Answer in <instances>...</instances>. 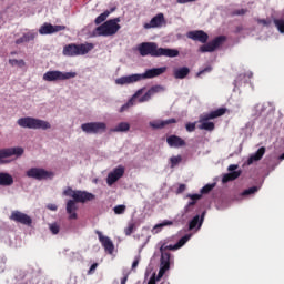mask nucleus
<instances>
[{"label": "nucleus", "instance_id": "72a5a7b5", "mask_svg": "<svg viewBox=\"0 0 284 284\" xmlns=\"http://www.w3.org/2000/svg\"><path fill=\"white\" fill-rule=\"evenodd\" d=\"M9 64L11 67H18L23 68L26 65V61L23 59L17 60V59H9Z\"/></svg>", "mask_w": 284, "mask_h": 284}, {"label": "nucleus", "instance_id": "9d476101", "mask_svg": "<svg viewBox=\"0 0 284 284\" xmlns=\"http://www.w3.org/2000/svg\"><path fill=\"white\" fill-rule=\"evenodd\" d=\"M27 178L36 181L52 180L54 179V172L48 171L43 168H31L27 170Z\"/></svg>", "mask_w": 284, "mask_h": 284}, {"label": "nucleus", "instance_id": "a878e982", "mask_svg": "<svg viewBox=\"0 0 284 284\" xmlns=\"http://www.w3.org/2000/svg\"><path fill=\"white\" fill-rule=\"evenodd\" d=\"M266 152L265 146H261L255 153H253L250 159L247 160V165H252L254 162H258L262 160Z\"/></svg>", "mask_w": 284, "mask_h": 284}, {"label": "nucleus", "instance_id": "9b49d317", "mask_svg": "<svg viewBox=\"0 0 284 284\" xmlns=\"http://www.w3.org/2000/svg\"><path fill=\"white\" fill-rule=\"evenodd\" d=\"M81 130L85 134H102L106 132L104 122H87L81 124Z\"/></svg>", "mask_w": 284, "mask_h": 284}, {"label": "nucleus", "instance_id": "49530a36", "mask_svg": "<svg viewBox=\"0 0 284 284\" xmlns=\"http://www.w3.org/2000/svg\"><path fill=\"white\" fill-rule=\"evenodd\" d=\"M6 262H8V258L4 255H0V270L1 273L6 271Z\"/></svg>", "mask_w": 284, "mask_h": 284}, {"label": "nucleus", "instance_id": "603ef678", "mask_svg": "<svg viewBox=\"0 0 284 284\" xmlns=\"http://www.w3.org/2000/svg\"><path fill=\"white\" fill-rule=\"evenodd\" d=\"M23 43H28V41L26 40V36H22V37H20L19 39L16 40L17 45H21Z\"/></svg>", "mask_w": 284, "mask_h": 284}, {"label": "nucleus", "instance_id": "5701e85b", "mask_svg": "<svg viewBox=\"0 0 284 284\" xmlns=\"http://www.w3.org/2000/svg\"><path fill=\"white\" fill-rule=\"evenodd\" d=\"M166 143L171 149H180L186 145V142L178 135L168 136Z\"/></svg>", "mask_w": 284, "mask_h": 284}, {"label": "nucleus", "instance_id": "20e7f679", "mask_svg": "<svg viewBox=\"0 0 284 284\" xmlns=\"http://www.w3.org/2000/svg\"><path fill=\"white\" fill-rule=\"evenodd\" d=\"M145 91V88H141L139 89L133 95L132 98L126 102L124 103L121 109H120V112L123 113L125 111H128L130 108L136 105V103H146L149 102L153 97L154 94L151 92V90L149 89L145 94H143V92ZM143 94V95H142ZM142 95V97H141Z\"/></svg>", "mask_w": 284, "mask_h": 284}, {"label": "nucleus", "instance_id": "09e8293b", "mask_svg": "<svg viewBox=\"0 0 284 284\" xmlns=\"http://www.w3.org/2000/svg\"><path fill=\"white\" fill-rule=\"evenodd\" d=\"M163 276L160 275V273L158 274V276H155V274H153L151 276V278L149 280L148 284H156V282H159Z\"/></svg>", "mask_w": 284, "mask_h": 284}, {"label": "nucleus", "instance_id": "f03ea898", "mask_svg": "<svg viewBox=\"0 0 284 284\" xmlns=\"http://www.w3.org/2000/svg\"><path fill=\"white\" fill-rule=\"evenodd\" d=\"M166 72V67L146 69L143 73H134L115 80L116 85H130L145 80H152Z\"/></svg>", "mask_w": 284, "mask_h": 284}, {"label": "nucleus", "instance_id": "412c9836", "mask_svg": "<svg viewBox=\"0 0 284 284\" xmlns=\"http://www.w3.org/2000/svg\"><path fill=\"white\" fill-rule=\"evenodd\" d=\"M94 200V195L87 191L77 190L75 194H73V202L75 203H85Z\"/></svg>", "mask_w": 284, "mask_h": 284}, {"label": "nucleus", "instance_id": "f704fd0d", "mask_svg": "<svg viewBox=\"0 0 284 284\" xmlns=\"http://www.w3.org/2000/svg\"><path fill=\"white\" fill-rule=\"evenodd\" d=\"M38 36H39V33L37 31L32 30V31L24 33V39L27 40V43H28V42L34 41V39H37Z\"/></svg>", "mask_w": 284, "mask_h": 284}, {"label": "nucleus", "instance_id": "e2e57ef3", "mask_svg": "<svg viewBox=\"0 0 284 284\" xmlns=\"http://www.w3.org/2000/svg\"><path fill=\"white\" fill-rule=\"evenodd\" d=\"M281 161H284V153L280 156Z\"/></svg>", "mask_w": 284, "mask_h": 284}, {"label": "nucleus", "instance_id": "4d7b16f0", "mask_svg": "<svg viewBox=\"0 0 284 284\" xmlns=\"http://www.w3.org/2000/svg\"><path fill=\"white\" fill-rule=\"evenodd\" d=\"M193 1H196V0H176V3H180L181 6H183L184 3H192Z\"/></svg>", "mask_w": 284, "mask_h": 284}, {"label": "nucleus", "instance_id": "58836bf2", "mask_svg": "<svg viewBox=\"0 0 284 284\" xmlns=\"http://www.w3.org/2000/svg\"><path fill=\"white\" fill-rule=\"evenodd\" d=\"M170 162H171V169H174L182 162V156L181 155L171 156Z\"/></svg>", "mask_w": 284, "mask_h": 284}, {"label": "nucleus", "instance_id": "2f4dec72", "mask_svg": "<svg viewBox=\"0 0 284 284\" xmlns=\"http://www.w3.org/2000/svg\"><path fill=\"white\" fill-rule=\"evenodd\" d=\"M161 266L165 268H170V253L161 252Z\"/></svg>", "mask_w": 284, "mask_h": 284}, {"label": "nucleus", "instance_id": "f257e3e1", "mask_svg": "<svg viewBox=\"0 0 284 284\" xmlns=\"http://www.w3.org/2000/svg\"><path fill=\"white\" fill-rule=\"evenodd\" d=\"M138 52L142 58H178L180 52L176 49L161 48L155 42H142L138 45Z\"/></svg>", "mask_w": 284, "mask_h": 284}, {"label": "nucleus", "instance_id": "4be33fe9", "mask_svg": "<svg viewBox=\"0 0 284 284\" xmlns=\"http://www.w3.org/2000/svg\"><path fill=\"white\" fill-rule=\"evenodd\" d=\"M175 123H176V119L172 118V119H168V120H154V121H151L149 123V125L153 130H162L165 126L171 125V124H175Z\"/></svg>", "mask_w": 284, "mask_h": 284}, {"label": "nucleus", "instance_id": "ddd939ff", "mask_svg": "<svg viewBox=\"0 0 284 284\" xmlns=\"http://www.w3.org/2000/svg\"><path fill=\"white\" fill-rule=\"evenodd\" d=\"M10 220L26 226H32V217L21 211H12Z\"/></svg>", "mask_w": 284, "mask_h": 284}, {"label": "nucleus", "instance_id": "39448f33", "mask_svg": "<svg viewBox=\"0 0 284 284\" xmlns=\"http://www.w3.org/2000/svg\"><path fill=\"white\" fill-rule=\"evenodd\" d=\"M226 112V109L224 108H221V109H217L215 111H212L210 113H203L200 115V120H199V123H201L199 125V129L200 130H204V131H209V132H212L214 131L215 129V125L213 122H210V120H214V119H217L220 116H223Z\"/></svg>", "mask_w": 284, "mask_h": 284}, {"label": "nucleus", "instance_id": "c756f323", "mask_svg": "<svg viewBox=\"0 0 284 284\" xmlns=\"http://www.w3.org/2000/svg\"><path fill=\"white\" fill-rule=\"evenodd\" d=\"M205 214H206V212L204 211L201 215V220H200V215H195L193 217V220L190 222L189 230L190 231L194 230L197 226V224H199V229H200L203 224Z\"/></svg>", "mask_w": 284, "mask_h": 284}, {"label": "nucleus", "instance_id": "0eeeda50", "mask_svg": "<svg viewBox=\"0 0 284 284\" xmlns=\"http://www.w3.org/2000/svg\"><path fill=\"white\" fill-rule=\"evenodd\" d=\"M120 18L111 19L99 26L95 31L98 37H112L121 29Z\"/></svg>", "mask_w": 284, "mask_h": 284}, {"label": "nucleus", "instance_id": "a211bd4d", "mask_svg": "<svg viewBox=\"0 0 284 284\" xmlns=\"http://www.w3.org/2000/svg\"><path fill=\"white\" fill-rule=\"evenodd\" d=\"M187 39L205 44L209 40V36L203 30L189 31L186 33Z\"/></svg>", "mask_w": 284, "mask_h": 284}, {"label": "nucleus", "instance_id": "c85d7f7f", "mask_svg": "<svg viewBox=\"0 0 284 284\" xmlns=\"http://www.w3.org/2000/svg\"><path fill=\"white\" fill-rule=\"evenodd\" d=\"M130 130V124L128 122H120L114 128L110 129L111 133H126Z\"/></svg>", "mask_w": 284, "mask_h": 284}, {"label": "nucleus", "instance_id": "f3484780", "mask_svg": "<svg viewBox=\"0 0 284 284\" xmlns=\"http://www.w3.org/2000/svg\"><path fill=\"white\" fill-rule=\"evenodd\" d=\"M65 29V26H52L50 23H44L39 29L40 36H51L54 33H59Z\"/></svg>", "mask_w": 284, "mask_h": 284}, {"label": "nucleus", "instance_id": "6e6d98bb", "mask_svg": "<svg viewBox=\"0 0 284 284\" xmlns=\"http://www.w3.org/2000/svg\"><path fill=\"white\" fill-rule=\"evenodd\" d=\"M140 262V255L135 256L133 263H132V271H135Z\"/></svg>", "mask_w": 284, "mask_h": 284}, {"label": "nucleus", "instance_id": "052dcab7", "mask_svg": "<svg viewBox=\"0 0 284 284\" xmlns=\"http://www.w3.org/2000/svg\"><path fill=\"white\" fill-rule=\"evenodd\" d=\"M98 266V263H93L91 266H90V270H89V274L93 273L95 271Z\"/></svg>", "mask_w": 284, "mask_h": 284}, {"label": "nucleus", "instance_id": "13d9d810", "mask_svg": "<svg viewBox=\"0 0 284 284\" xmlns=\"http://www.w3.org/2000/svg\"><path fill=\"white\" fill-rule=\"evenodd\" d=\"M185 189H186L185 184H180L179 189H178V194L183 193L185 191Z\"/></svg>", "mask_w": 284, "mask_h": 284}, {"label": "nucleus", "instance_id": "2eb2a0df", "mask_svg": "<svg viewBox=\"0 0 284 284\" xmlns=\"http://www.w3.org/2000/svg\"><path fill=\"white\" fill-rule=\"evenodd\" d=\"M237 169H239L237 164L229 165L227 170H229L230 173H226V174L223 175V179H222L223 184H226V183H229L231 181H234V180L240 178V175L242 174V171L237 170Z\"/></svg>", "mask_w": 284, "mask_h": 284}, {"label": "nucleus", "instance_id": "8fccbe9b", "mask_svg": "<svg viewBox=\"0 0 284 284\" xmlns=\"http://www.w3.org/2000/svg\"><path fill=\"white\" fill-rule=\"evenodd\" d=\"M257 23L262 24L264 27H270L272 21L271 20H266V19H257Z\"/></svg>", "mask_w": 284, "mask_h": 284}, {"label": "nucleus", "instance_id": "cd10ccee", "mask_svg": "<svg viewBox=\"0 0 284 284\" xmlns=\"http://www.w3.org/2000/svg\"><path fill=\"white\" fill-rule=\"evenodd\" d=\"M67 213L69 214V220H77V202L74 200L68 201Z\"/></svg>", "mask_w": 284, "mask_h": 284}, {"label": "nucleus", "instance_id": "79ce46f5", "mask_svg": "<svg viewBox=\"0 0 284 284\" xmlns=\"http://www.w3.org/2000/svg\"><path fill=\"white\" fill-rule=\"evenodd\" d=\"M214 187H215V183L204 185L201 189V194L200 195L210 193Z\"/></svg>", "mask_w": 284, "mask_h": 284}, {"label": "nucleus", "instance_id": "473e14b6", "mask_svg": "<svg viewBox=\"0 0 284 284\" xmlns=\"http://www.w3.org/2000/svg\"><path fill=\"white\" fill-rule=\"evenodd\" d=\"M273 22L277 29V31L281 33V34H284V19L281 18V19H276L274 18L273 19Z\"/></svg>", "mask_w": 284, "mask_h": 284}, {"label": "nucleus", "instance_id": "6ab92c4d", "mask_svg": "<svg viewBox=\"0 0 284 284\" xmlns=\"http://www.w3.org/2000/svg\"><path fill=\"white\" fill-rule=\"evenodd\" d=\"M124 175V166L119 165L112 172L108 174L106 184L112 186L115 182H118Z\"/></svg>", "mask_w": 284, "mask_h": 284}, {"label": "nucleus", "instance_id": "c9c22d12", "mask_svg": "<svg viewBox=\"0 0 284 284\" xmlns=\"http://www.w3.org/2000/svg\"><path fill=\"white\" fill-rule=\"evenodd\" d=\"M109 16H110L109 11L101 13L100 16L97 17L95 24L99 26V24L103 23L108 19Z\"/></svg>", "mask_w": 284, "mask_h": 284}, {"label": "nucleus", "instance_id": "bf43d9fd", "mask_svg": "<svg viewBox=\"0 0 284 284\" xmlns=\"http://www.w3.org/2000/svg\"><path fill=\"white\" fill-rule=\"evenodd\" d=\"M170 268H165V266H161L159 274L163 277V275L165 274L166 271H169Z\"/></svg>", "mask_w": 284, "mask_h": 284}, {"label": "nucleus", "instance_id": "680f3d73", "mask_svg": "<svg viewBox=\"0 0 284 284\" xmlns=\"http://www.w3.org/2000/svg\"><path fill=\"white\" fill-rule=\"evenodd\" d=\"M126 281H128V275H125L124 277H122L121 284H126Z\"/></svg>", "mask_w": 284, "mask_h": 284}, {"label": "nucleus", "instance_id": "1a4fd4ad", "mask_svg": "<svg viewBox=\"0 0 284 284\" xmlns=\"http://www.w3.org/2000/svg\"><path fill=\"white\" fill-rule=\"evenodd\" d=\"M26 151L22 146L3 148L0 149V165L10 163V158L16 156L17 159L23 156Z\"/></svg>", "mask_w": 284, "mask_h": 284}, {"label": "nucleus", "instance_id": "0e129e2a", "mask_svg": "<svg viewBox=\"0 0 284 284\" xmlns=\"http://www.w3.org/2000/svg\"><path fill=\"white\" fill-rule=\"evenodd\" d=\"M160 284H170L169 282H166V281H164V282H162V283H160Z\"/></svg>", "mask_w": 284, "mask_h": 284}, {"label": "nucleus", "instance_id": "dca6fc26", "mask_svg": "<svg viewBox=\"0 0 284 284\" xmlns=\"http://www.w3.org/2000/svg\"><path fill=\"white\" fill-rule=\"evenodd\" d=\"M165 24V18L163 13H158L155 17L151 19L149 23H144L143 28L145 30L150 29H160Z\"/></svg>", "mask_w": 284, "mask_h": 284}, {"label": "nucleus", "instance_id": "69168bd1", "mask_svg": "<svg viewBox=\"0 0 284 284\" xmlns=\"http://www.w3.org/2000/svg\"><path fill=\"white\" fill-rule=\"evenodd\" d=\"M16 54V52H11V55H14Z\"/></svg>", "mask_w": 284, "mask_h": 284}, {"label": "nucleus", "instance_id": "4468645a", "mask_svg": "<svg viewBox=\"0 0 284 284\" xmlns=\"http://www.w3.org/2000/svg\"><path fill=\"white\" fill-rule=\"evenodd\" d=\"M190 239H191V234H185L182 239H180L178 243L173 245L172 244L166 245L165 243H163L160 247V253H168V251H178L182 246H184Z\"/></svg>", "mask_w": 284, "mask_h": 284}, {"label": "nucleus", "instance_id": "aec40b11", "mask_svg": "<svg viewBox=\"0 0 284 284\" xmlns=\"http://www.w3.org/2000/svg\"><path fill=\"white\" fill-rule=\"evenodd\" d=\"M95 233L99 237V242L102 244L105 252L108 254L112 255L114 252V245H113V242L111 241V239L109 236L103 235L101 231H95Z\"/></svg>", "mask_w": 284, "mask_h": 284}, {"label": "nucleus", "instance_id": "37998d69", "mask_svg": "<svg viewBox=\"0 0 284 284\" xmlns=\"http://www.w3.org/2000/svg\"><path fill=\"white\" fill-rule=\"evenodd\" d=\"M258 191V187L257 186H252L250 189H246L244 192H243V196H248V195H252V194H255L256 192Z\"/></svg>", "mask_w": 284, "mask_h": 284}, {"label": "nucleus", "instance_id": "a19ab883", "mask_svg": "<svg viewBox=\"0 0 284 284\" xmlns=\"http://www.w3.org/2000/svg\"><path fill=\"white\" fill-rule=\"evenodd\" d=\"M49 230L51 231V233L53 235H58L59 231L61 230V226L59 225V223H50L49 224Z\"/></svg>", "mask_w": 284, "mask_h": 284}, {"label": "nucleus", "instance_id": "f8f14e48", "mask_svg": "<svg viewBox=\"0 0 284 284\" xmlns=\"http://www.w3.org/2000/svg\"><path fill=\"white\" fill-rule=\"evenodd\" d=\"M226 41L225 36H219L214 40L210 41L209 43L202 45L200 51L202 53H212L216 49H219L224 42Z\"/></svg>", "mask_w": 284, "mask_h": 284}, {"label": "nucleus", "instance_id": "423d86ee", "mask_svg": "<svg viewBox=\"0 0 284 284\" xmlns=\"http://www.w3.org/2000/svg\"><path fill=\"white\" fill-rule=\"evenodd\" d=\"M94 45L92 43L82 44H68L63 48V55L69 58H75L80 55H85L93 50Z\"/></svg>", "mask_w": 284, "mask_h": 284}, {"label": "nucleus", "instance_id": "ea45409f", "mask_svg": "<svg viewBox=\"0 0 284 284\" xmlns=\"http://www.w3.org/2000/svg\"><path fill=\"white\" fill-rule=\"evenodd\" d=\"M125 210H126V206L124 204H120V205H115L113 207V212L116 214V215H122L125 213Z\"/></svg>", "mask_w": 284, "mask_h": 284}, {"label": "nucleus", "instance_id": "3c124183", "mask_svg": "<svg viewBox=\"0 0 284 284\" xmlns=\"http://www.w3.org/2000/svg\"><path fill=\"white\" fill-rule=\"evenodd\" d=\"M185 129L189 133H192L195 131V123H186Z\"/></svg>", "mask_w": 284, "mask_h": 284}, {"label": "nucleus", "instance_id": "864d4df0", "mask_svg": "<svg viewBox=\"0 0 284 284\" xmlns=\"http://www.w3.org/2000/svg\"><path fill=\"white\" fill-rule=\"evenodd\" d=\"M212 71V68L211 67H206L205 69L201 70L199 73H197V77H201L205 73H210Z\"/></svg>", "mask_w": 284, "mask_h": 284}, {"label": "nucleus", "instance_id": "6e6552de", "mask_svg": "<svg viewBox=\"0 0 284 284\" xmlns=\"http://www.w3.org/2000/svg\"><path fill=\"white\" fill-rule=\"evenodd\" d=\"M77 78V72H63L60 70L47 71L42 75L44 82H61Z\"/></svg>", "mask_w": 284, "mask_h": 284}, {"label": "nucleus", "instance_id": "bb28decb", "mask_svg": "<svg viewBox=\"0 0 284 284\" xmlns=\"http://www.w3.org/2000/svg\"><path fill=\"white\" fill-rule=\"evenodd\" d=\"M186 197L191 199V201L184 207L185 214L189 213L191 209L196 204V202L202 199V194H187Z\"/></svg>", "mask_w": 284, "mask_h": 284}, {"label": "nucleus", "instance_id": "7c9ffc66", "mask_svg": "<svg viewBox=\"0 0 284 284\" xmlns=\"http://www.w3.org/2000/svg\"><path fill=\"white\" fill-rule=\"evenodd\" d=\"M171 225H173V222H172V221H170V220H164L163 222L158 223V224H155V225L153 226V229H152V234L155 235V234L160 233L163 227L171 226Z\"/></svg>", "mask_w": 284, "mask_h": 284}, {"label": "nucleus", "instance_id": "4c0bfd02", "mask_svg": "<svg viewBox=\"0 0 284 284\" xmlns=\"http://www.w3.org/2000/svg\"><path fill=\"white\" fill-rule=\"evenodd\" d=\"M267 109L265 103H258L255 105L256 116H261Z\"/></svg>", "mask_w": 284, "mask_h": 284}, {"label": "nucleus", "instance_id": "e433bc0d", "mask_svg": "<svg viewBox=\"0 0 284 284\" xmlns=\"http://www.w3.org/2000/svg\"><path fill=\"white\" fill-rule=\"evenodd\" d=\"M153 95L165 92V88L161 84H156L150 88Z\"/></svg>", "mask_w": 284, "mask_h": 284}, {"label": "nucleus", "instance_id": "a18cd8bd", "mask_svg": "<svg viewBox=\"0 0 284 284\" xmlns=\"http://www.w3.org/2000/svg\"><path fill=\"white\" fill-rule=\"evenodd\" d=\"M135 229V224L134 223H129V226L124 229V233L126 236H130Z\"/></svg>", "mask_w": 284, "mask_h": 284}, {"label": "nucleus", "instance_id": "c03bdc74", "mask_svg": "<svg viewBox=\"0 0 284 284\" xmlns=\"http://www.w3.org/2000/svg\"><path fill=\"white\" fill-rule=\"evenodd\" d=\"M77 194V191L72 190V187H68L63 191L64 196H69L74 199V195Z\"/></svg>", "mask_w": 284, "mask_h": 284}, {"label": "nucleus", "instance_id": "de8ad7c7", "mask_svg": "<svg viewBox=\"0 0 284 284\" xmlns=\"http://www.w3.org/2000/svg\"><path fill=\"white\" fill-rule=\"evenodd\" d=\"M246 13H247L246 9H237V10H234L232 12V16L233 17H240V16H245Z\"/></svg>", "mask_w": 284, "mask_h": 284}, {"label": "nucleus", "instance_id": "5fc2aeb1", "mask_svg": "<svg viewBox=\"0 0 284 284\" xmlns=\"http://www.w3.org/2000/svg\"><path fill=\"white\" fill-rule=\"evenodd\" d=\"M47 209L50 210V211H52V212H57V210H59V207H58L57 204H54V203H49V204L47 205Z\"/></svg>", "mask_w": 284, "mask_h": 284}, {"label": "nucleus", "instance_id": "7ed1b4c3", "mask_svg": "<svg viewBox=\"0 0 284 284\" xmlns=\"http://www.w3.org/2000/svg\"><path fill=\"white\" fill-rule=\"evenodd\" d=\"M18 126L22 129H29V130H42V131H48L52 129V124L45 120L32 118V116H24L20 118L17 121Z\"/></svg>", "mask_w": 284, "mask_h": 284}, {"label": "nucleus", "instance_id": "393cba45", "mask_svg": "<svg viewBox=\"0 0 284 284\" xmlns=\"http://www.w3.org/2000/svg\"><path fill=\"white\" fill-rule=\"evenodd\" d=\"M14 184V178L8 172H0V186H12Z\"/></svg>", "mask_w": 284, "mask_h": 284}, {"label": "nucleus", "instance_id": "b1692460", "mask_svg": "<svg viewBox=\"0 0 284 284\" xmlns=\"http://www.w3.org/2000/svg\"><path fill=\"white\" fill-rule=\"evenodd\" d=\"M191 70L187 67H180L173 69V75L176 80H184L189 74Z\"/></svg>", "mask_w": 284, "mask_h": 284}]
</instances>
